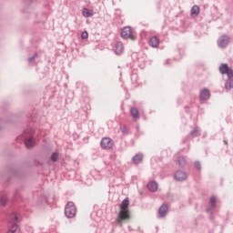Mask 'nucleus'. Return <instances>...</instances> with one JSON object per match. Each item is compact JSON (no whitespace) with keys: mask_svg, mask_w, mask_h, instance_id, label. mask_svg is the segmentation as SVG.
I'll return each mask as SVG.
<instances>
[{"mask_svg":"<svg viewBox=\"0 0 233 233\" xmlns=\"http://www.w3.org/2000/svg\"><path fill=\"white\" fill-rule=\"evenodd\" d=\"M100 145L101 148L104 150H110L114 147V141H112L110 137H104L102 138Z\"/></svg>","mask_w":233,"mask_h":233,"instance_id":"obj_4","label":"nucleus"},{"mask_svg":"<svg viewBox=\"0 0 233 233\" xmlns=\"http://www.w3.org/2000/svg\"><path fill=\"white\" fill-rule=\"evenodd\" d=\"M124 50H125V46H123V43L118 42L116 44L115 52H116V56H121V54H123Z\"/></svg>","mask_w":233,"mask_h":233,"instance_id":"obj_9","label":"nucleus"},{"mask_svg":"<svg viewBox=\"0 0 233 233\" xmlns=\"http://www.w3.org/2000/svg\"><path fill=\"white\" fill-rule=\"evenodd\" d=\"M147 188L151 192H156L157 190V183L151 181L147 184Z\"/></svg>","mask_w":233,"mask_h":233,"instance_id":"obj_14","label":"nucleus"},{"mask_svg":"<svg viewBox=\"0 0 233 233\" xmlns=\"http://www.w3.org/2000/svg\"><path fill=\"white\" fill-rule=\"evenodd\" d=\"M195 167H196L197 168H198V170H199V168H201V166L199 165V163H196V164H195Z\"/></svg>","mask_w":233,"mask_h":233,"instance_id":"obj_26","label":"nucleus"},{"mask_svg":"<svg viewBox=\"0 0 233 233\" xmlns=\"http://www.w3.org/2000/svg\"><path fill=\"white\" fill-rule=\"evenodd\" d=\"M26 148H32L34 147V138L30 137L25 140Z\"/></svg>","mask_w":233,"mask_h":233,"instance_id":"obj_18","label":"nucleus"},{"mask_svg":"<svg viewBox=\"0 0 233 233\" xmlns=\"http://www.w3.org/2000/svg\"><path fill=\"white\" fill-rule=\"evenodd\" d=\"M167 212H168V206L162 205L158 210L160 218H165V216H167Z\"/></svg>","mask_w":233,"mask_h":233,"instance_id":"obj_10","label":"nucleus"},{"mask_svg":"<svg viewBox=\"0 0 233 233\" xmlns=\"http://www.w3.org/2000/svg\"><path fill=\"white\" fill-rule=\"evenodd\" d=\"M0 203H1V205H6V198L3 197V198L0 199Z\"/></svg>","mask_w":233,"mask_h":233,"instance_id":"obj_24","label":"nucleus"},{"mask_svg":"<svg viewBox=\"0 0 233 233\" xmlns=\"http://www.w3.org/2000/svg\"><path fill=\"white\" fill-rule=\"evenodd\" d=\"M65 214L68 219H72L77 214V208L74 202H67L65 208Z\"/></svg>","mask_w":233,"mask_h":233,"instance_id":"obj_2","label":"nucleus"},{"mask_svg":"<svg viewBox=\"0 0 233 233\" xmlns=\"http://www.w3.org/2000/svg\"><path fill=\"white\" fill-rule=\"evenodd\" d=\"M220 74H227L228 77H233V70L227 64H222L219 66Z\"/></svg>","mask_w":233,"mask_h":233,"instance_id":"obj_5","label":"nucleus"},{"mask_svg":"<svg viewBox=\"0 0 233 233\" xmlns=\"http://www.w3.org/2000/svg\"><path fill=\"white\" fill-rule=\"evenodd\" d=\"M233 87V79L232 77H228L225 83L226 90H230Z\"/></svg>","mask_w":233,"mask_h":233,"instance_id":"obj_15","label":"nucleus"},{"mask_svg":"<svg viewBox=\"0 0 233 233\" xmlns=\"http://www.w3.org/2000/svg\"><path fill=\"white\" fill-rule=\"evenodd\" d=\"M199 12H201V9L198 5H194L191 8V15H192V17H198V15H199Z\"/></svg>","mask_w":233,"mask_h":233,"instance_id":"obj_11","label":"nucleus"},{"mask_svg":"<svg viewBox=\"0 0 233 233\" xmlns=\"http://www.w3.org/2000/svg\"><path fill=\"white\" fill-rule=\"evenodd\" d=\"M130 114L134 119H139V110L136 107H131Z\"/></svg>","mask_w":233,"mask_h":233,"instance_id":"obj_13","label":"nucleus"},{"mask_svg":"<svg viewBox=\"0 0 233 233\" xmlns=\"http://www.w3.org/2000/svg\"><path fill=\"white\" fill-rule=\"evenodd\" d=\"M230 39L227 35H222L218 40V45L220 46V48H225L228 46Z\"/></svg>","mask_w":233,"mask_h":233,"instance_id":"obj_6","label":"nucleus"},{"mask_svg":"<svg viewBox=\"0 0 233 233\" xmlns=\"http://www.w3.org/2000/svg\"><path fill=\"white\" fill-rule=\"evenodd\" d=\"M82 15L84 17H92V15H94V11H90L88 8H84Z\"/></svg>","mask_w":233,"mask_h":233,"instance_id":"obj_16","label":"nucleus"},{"mask_svg":"<svg viewBox=\"0 0 233 233\" xmlns=\"http://www.w3.org/2000/svg\"><path fill=\"white\" fill-rule=\"evenodd\" d=\"M133 161L135 165H139L141 161H143V155L137 154L133 157Z\"/></svg>","mask_w":233,"mask_h":233,"instance_id":"obj_17","label":"nucleus"},{"mask_svg":"<svg viewBox=\"0 0 233 233\" xmlns=\"http://www.w3.org/2000/svg\"><path fill=\"white\" fill-rule=\"evenodd\" d=\"M121 37H123V39H131V41H135L136 33L132 30V27L126 26L122 29Z\"/></svg>","mask_w":233,"mask_h":233,"instance_id":"obj_3","label":"nucleus"},{"mask_svg":"<svg viewBox=\"0 0 233 233\" xmlns=\"http://www.w3.org/2000/svg\"><path fill=\"white\" fill-rule=\"evenodd\" d=\"M191 134H192V136H194V132H192Z\"/></svg>","mask_w":233,"mask_h":233,"instance_id":"obj_27","label":"nucleus"},{"mask_svg":"<svg viewBox=\"0 0 233 233\" xmlns=\"http://www.w3.org/2000/svg\"><path fill=\"white\" fill-rule=\"evenodd\" d=\"M17 231V224H13L7 233H15Z\"/></svg>","mask_w":233,"mask_h":233,"instance_id":"obj_19","label":"nucleus"},{"mask_svg":"<svg viewBox=\"0 0 233 233\" xmlns=\"http://www.w3.org/2000/svg\"><path fill=\"white\" fill-rule=\"evenodd\" d=\"M128 207H130V200H128V198H126L120 204L118 217L115 220L116 225H121L123 221L130 219V210L128 209Z\"/></svg>","mask_w":233,"mask_h":233,"instance_id":"obj_1","label":"nucleus"},{"mask_svg":"<svg viewBox=\"0 0 233 233\" xmlns=\"http://www.w3.org/2000/svg\"><path fill=\"white\" fill-rule=\"evenodd\" d=\"M210 204H211V207H216V197H211Z\"/></svg>","mask_w":233,"mask_h":233,"instance_id":"obj_22","label":"nucleus"},{"mask_svg":"<svg viewBox=\"0 0 233 233\" xmlns=\"http://www.w3.org/2000/svg\"><path fill=\"white\" fill-rule=\"evenodd\" d=\"M175 179L177 181H185V179H187V173L183 172V171H177L175 173Z\"/></svg>","mask_w":233,"mask_h":233,"instance_id":"obj_7","label":"nucleus"},{"mask_svg":"<svg viewBox=\"0 0 233 233\" xmlns=\"http://www.w3.org/2000/svg\"><path fill=\"white\" fill-rule=\"evenodd\" d=\"M10 219H11L12 221H18L17 214H15V213L11 214Z\"/></svg>","mask_w":233,"mask_h":233,"instance_id":"obj_20","label":"nucleus"},{"mask_svg":"<svg viewBox=\"0 0 233 233\" xmlns=\"http://www.w3.org/2000/svg\"><path fill=\"white\" fill-rule=\"evenodd\" d=\"M149 45H150V46H153V48L159 46V39L156 36L152 37L149 40Z\"/></svg>","mask_w":233,"mask_h":233,"instance_id":"obj_12","label":"nucleus"},{"mask_svg":"<svg viewBox=\"0 0 233 233\" xmlns=\"http://www.w3.org/2000/svg\"><path fill=\"white\" fill-rule=\"evenodd\" d=\"M210 97V91L208 88L201 90L200 92V99L202 101H207Z\"/></svg>","mask_w":233,"mask_h":233,"instance_id":"obj_8","label":"nucleus"},{"mask_svg":"<svg viewBox=\"0 0 233 233\" xmlns=\"http://www.w3.org/2000/svg\"><path fill=\"white\" fill-rule=\"evenodd\" d=\"M58 158H59V154H57V153H54V154L51 156L52 161H57Z\"/></svg>","mask_w":233,"mask_h":233,"instance_id":"obj_21","label":"nucleus"},{"mask_svg":"<svg viewBox=\"0 0 233 233\" xmlns=\"http://www.w3.org/2000/svg\"><path fill=\"white\" fill-rule=\"evenodd\" d=\"M82 39H88V32L84 31L81 35Z\"/></svg>","mask_w":233,"mask_h":233,"instance_id":"obj_23","label":"nucleus"},{"mask_svg":"<svg viewBox=\"0 0 233 233\" xmlns=\"http://www.w3.org/2000/svg\"><path fill=\"white\" fill-rule=\"evenodd\" d=\"M178 164L179 165H184L185 164V158L184 157L178 158Z\"/></svg>","mask_w":233,"mask_h":233,"instance_id":"obj_25","label":"nucleus"}]
</instances>
